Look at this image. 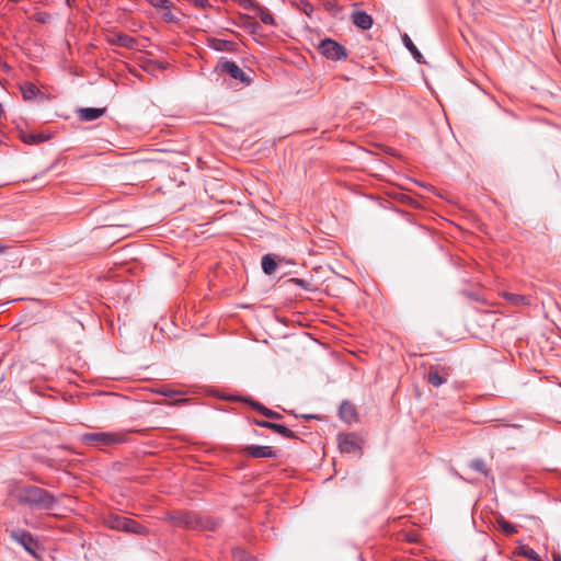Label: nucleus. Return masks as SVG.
Here are the masks:
<instances>
[{"mask_svg":"<svg viewBox=\"0 0 561 561\" xmlns=\"http://www.w3.org/2000/svg\"><path fill=\"white\" fill-rule=\"evenodd\" d=\"M10 494L19 502V504L28 506L33 510L48 511L53 510L58 504L55 495L36 485H15L10 490Z\"/></svg>","mask_w":561,"mask_h":561,"instance_id":"f257e3e1","label":"nucleus"},{"mask_svg":"<svg viewBox=\"0 0 561 561\" xmlns=\"http://www.w3.org/2000/svg\"><path fill=\"white\" fill-rule=\"evenodd\" d=\"M127 440V433L124 432H115V433H106V432H93L85 433L81 436V442L88 446L93 447H105L123 444Z\"/></svg>","mask_w":561,"mask_h":561,"instance_id":"f03ea898","label":"nucleus"},{"mask_svg":"<svg viewBox=\"0 0 561 561\" xmlns=\"http://www.w3.org/2000/svg\"><path fill=\"white\" fill-rule=\"evenodd\" d=\"M319 51L328 59L342 60L347 57L346 49L337 42L325 38L319 44Z\"/></svg>","mask_w":561,"mask_h":561,"instance_id":"7ed1b4c3","label":"nucleus"},{"mask_svg":"<svg viewBox=\"0 0 561 561\" xmlns=\"http://www.w3.org/2000/svg\"><path fill=\"white\" fill-rule=\"evenodd\" d=\"M10 537L12 540L21 545L28 553L32 556L36 554L38 543L37 540L28 531L19 528L13 529L10 531Z\"/></svg>","mask_w":561,"mask_h":561,"instance_id":"20e7f679","label":"nucleus"},{"mask_svg":"<svg viewBox=\"0 0 561 561\" xmlns=\"http://www.w3.org/2000/svg\"><path fill=\"white\" fill-rule=\"evenodd\" d=\"M240 453L243 456L251 458H276L277 450L270 446L248 445L241 448Z\"/></svg>","mask_w":561,"mask_h":561,"instance_id":"39448f33","label":"nucleus"},{"mask_svg":"<svg viewBox=\"0 0 561 561\" xmlns=\"http://www.w3.org/2000/svg\"><path fill=\"white\" fill-rule=\"evenodd\" d=\"M218 67L221 72L228 73L231 78L239 80L242 83H250L248 76L234 61L222 59Z\"/></svg>","mask_w":561,"mask_h":561,"instance_id":"423d86ee","label":"nucleus"},{"mask_svg":"<svg viewBox=\"0 0 561 561\" xmlns=\"http://www.w3.org/2000/svg\"><path fill=\"white\" fill-rule=\"evenodd\" d=\"M337 442L340 450L344 454H352L360 450V446L355 434H340Z\"/></svg>","mask_w":561,"mask_h":561,"instance_id":"0eeeda50","label":"nucleus"},{"mask_svg":"<svg viewBox=\"0 0 561 561\" xmlns=\"http://www.w3.org/2000/svg\"><path fill=\"white\" fill-rule=\"evenodd\" d=\"M253 423L260 427H265V428L272 430L273 432L282 435L285 438H288V439L297 438V435L291 430L286 427L285 425L273 423L270 421H262V420H254Z\"/></svg>","mask_w":561,"mask_h":561,"instance_id":"6e6552de","label":"nucleus"},{"mask_svg":"<svg viewBox=\"0 0 561 561\" xmlns=\"http://www.w3.org/2000/svg\"><path fill=\"white\" fill-rule=\"evenodd\" d=\"M449 376V368H442L432 366L427 374V381L434 387H439L447 381Z\"/></svg>","mask_w":561,"mask_h":561,"instance_id":"1a4fd4ad","label":"nucleus"},{"mask_svg":"<svg viewBox=\"0 0 561 561\" xmlns=\"http://www.w3.org/2000/svg\"><path fill=\"white\" fill-rule=\"evenodd\" d=\"M107 42L111 45H117L127 49H135L137 46V39L125 33H115L108 36Z\"/></svg>","mask_w":561,"mask_h":561,"instance_id":"9d476101","label":"nucleus"},{"mask_svg":"<svg viewBox=\"0 0 561 561\" xmlns=\"http://www.w3.org/2000/svg\"><path fill=\"white\" fill-rule=\"evenodd\" d=\"M193 530L201 531H215L218 528L219 522L209 516L196 514Z\"/></svg>","mask_w":561,"mask_h":561,"instance_id":"9b49d317","label":"nucleus"},{"mask_svg":"<svg viewBox=\"0 0 561 561\" xmlns=\"http://www.w3.org/2000/svg\"><path fill=\"white\" fill-rule=\"evenodd\" d=\"M196 513L193 512H181L170 516V519L175 526L193 529Z\"/></svg>","mask_w":561,"mask_h":561,"instance_id":"f8f14e48","label":"nucleus"},{"mask_svg":"<svg viewBox=\"0 0 561 561\" xmlns=\"http://www.w3.org/2000/svg\"><path fill=\"white\" fill-rule=\"evenodd\" d=\"M339 415L342 421L351 424L357 419L356 408L351 402L343 401L339 409Z\"/></svg>","mask_w":561,"mask_h":561,"instance_id":"ddd939ff","label":"nucleus"},{"mask_svg":"<svg viewBox=\"0 0 561 561\" xmlns=\"http://www.w3.org/2000/svg\"><path fill=\"white\" fill-rule=\"evenodd\" d=\"M208 46L217 51H237V43L232 41L221 39V38H210L208 41Z\"/></svg>","mask_w":561,"mask_h":561,"instance_id":"4468645a","label":"nucleus"},{"mask_svg":"<svg viewBox=\"0 0 561 561\" xmlns=\"http://www.w3.org/2000/svg\"><path fill=\"white\" fill-rule=\"evenodd\" d=\"M253 410L257 411L262 415H264L267 419L271 420H280L283 416L280 413L273 411L266 407H264L262 403L254 401L252 399H245L244 400Z\"/></svg>","mask_w":561,"mask_h":561,"instance_id":"2eb2a0df","label":"nucleus"},{"mask_svg":"<svg viewBox=\"0 0 561 561\" xmlns=\"http://www.w3.org/2000/svg\"><path fill=\"white\" fill-rule=\"evenodd\" d=\"M352 22L360 30H369L373 26V18L365 11H355L352 14Z\"/></svg>","mask_w":561,"mask_h":561,"instance_id":"dca6fc26","label":"nucleus"},{"mask_svg":"<svg viewBox=\"0 0 561 561\" xmlns=\"http://www.w3.org/2000/svg\"><path fill=\"white\" fill-rule=\"evenodd\" d=\"M105 112V108L98 107H83L78 111L79 117L84 122H92L100 118Z\"/></svg>","mask_w":561,"mask_h":561,"instance_id":"f3484780","label":"nucleus"},{"mask_svg":"<svg viewBox=\"0 0 561 561\" xmlns=\"http://www.w3.org/2000/svg\"><path fill=\"white\" fill-rule=\"evenodd\" d=\"M20 89L25 101H32L41 94V90L32 82H24L21 84Z\"/></svg>","mask_w":561,"mask_h":561,"instance_id":"a211bd4d","label":"nucleus"},{"mask_svg":"<svg viewBox=\"0 0 561 561\" xmlns=\"http://www.w3.org/2000/svg\"><path fill=\"white\" fill-rule=\"evenodd\" d=\"M123 525L124 526L122 527V531L137 535H142L146 533V528L131 518L124 517Z\"/></svg>","mask_w":561,"mask_h":561,"instance_id":"6ab92c4d","label":"nucleus"},{"mask_svg":"<svg viewBox=\"0 0 561 561\" xmlns=\"http://www.w3.org/2000/svg\"><path fill=\"white\" fill-rule=\"evenodd\" d=\"M123 522H124V516L116 515V514H110V515L105 516L103 519V523L107 528L118 530V531H122V527L124 526Z\"/></svg>","mask_w":561,"mask_h":561,"instance_id":"aec40b11","label":"nucleus"},{"mask_svg":"<svg viewBox=\"0 0 561 561\" xmlns=\"http://www.w3.org/2000/svg\"><path fill=\"white\" fill-rule=\"evenodd\" d=\"M250 7L252 9H254L259 15V18L261 19V21L264 23V24H267V25H274L275 24V20L273 18V15L271 14V12L259 5V4H255L253 2H250Z\"/></svg>","mask_w":561,"mask_h":561,"instance_id":"412c9836","label":"nucleus"},{"mask_svg":"<svg viewBox=\"0 0 561 561\" xmlns=\"http://www.w3.org/2000/svg\"><path fill=\"white\" fill-rule=\"evenodd\" d=\"M503 297L506 301L514 306H528L530 304L528 297L519 294L503 293Z\"/></svg>","mask_w":561,"mask_h":561,"instance_id":"4be33fe9","label":"nucleus"},{"mask_svg":"<svg viewBox=\"0 0 561 561\" xmlns=\"http://www.w3.org/2000/svg\"><path fill=\"white\" fill-rule=\"evenodd\" d=\"M469 468L481 473L482 476L484 477H489L491 471L490 469L488 468L485 461L481 458H476V459H472L470 462H469Z\"/></svg>","mask_w":561,"mask_h":561,"instance_id":"5701e85b","label":"nucleus"},{"mask_svg":"<svg viewBox=\"0 0 561 561\" xmlns=\"http://www.w3.org/2000/svg\"><path fill=\"white\" fill-rule=\"evenodd\" d=\"M261 265H262L263 272L266 275H272L276 271V267H277V263L271 254H265L262 257Z\"/></svg>","mask_w":561,"mask_h":561,"instance_id":"b1692460","label":"nucleus"},{"mask_svg":"<svg viewBox=\"0 0 561 561\" xmlns=\"http://www.w3.org/2000/svg\"><path fill=\"white\" fill-rule=\"evenodd\" d=\"M404 46L409 49V51L413 55L417 62H422V54L419 51L416 46L413 44L411 38L405 34L403 36Z\"/></svg>","mask_w":561,"mask_h":561,"instance_id":"393cba45","label":"nucleus"},{"mask_svg":"<svg viewBox=\"0 0 561 561\" xmlns=\"http://www.w3.org/2000/svg\"><path fill=\"white\" fill-rule=\"evenodd\" d=\"M497 525L500 526L503 534H505L506 536H512L517 533L516 526L505 520L503 517H500L497 519Z\"/></svg>","mask_w":561,"mask_h":561,"instance_id":"a878e982","label":"nucleus"},{"mask_svg":"<svg viewBox=\"0 0 561 561\" xmlns=\"http://www.w3.org/2000/svg\"><path fill=\"white\" fill-rule=\"evenodd\" d=\"M232 557L236 561H254V558L241 548L233 549Z\"/></svg>","mask_w":561,"mask_h":561,"instance_id":"bb28decb","label":"nucleus"},{"mask_svg":"<svg viewBox=\"0 0 561 561\" xmlns=\"http://www.w3.org/2000/svg\"><path fill=\"white\" fill-rule=\"evenodd\" d=\"M522 554L531 561H540L538 553L531 548L523 547Z\"/></svg>","mask_w":561,"mask_h":561,"instance_id":"cd10ccee","label":"nucleus"},{"mask_svg":"<svg viewBox=\"0 0 561 561\" xmlns=\"http://www.w3.org/2000/svg\"><path fill=\"white\" fill-rule=\"evenodd\" d=\"M149 3L156 9H168L172 7V2L170 0H148Z\"/></svg>","mask_w":561,"mask_h":561,"instance_id":"c85d7f7f","label":"nucleus"},{"mask_svg":"<svg viewBox=\"0 0 561 561\" xmlns=\"http://www.w3.org/2000/svg\"><path fill=\"white\" fill-rule=\"evenodd\" d=\"M23 141L26 144H38V142L43 141V137L41 135L30 134V135L23 136Z\"/></svg>","mask_w":561,"mask_h":561,"instance_id":"c756f323","label":"nucleus"},{"mask_svg":"<svg viewBox=\"0 0 561 561\" xmlns=\"http://www.w3.org/2000/svg\"><path fill=\"white\" fill-rule=\"evenodd\" d=\"M162 19H163L165 22H168V23H172V22H175V21H176L175 15L171 12V8L163 9V12H162Z\"/></svg>","mask_w":561,"mask_h":561,"instance_id":"7c9ffc66","label":"nucleus"},{"mask_svg":"<svg viewBox=\"0 0 561 561\" xmlns=\"http://www.w3.org/2000/svg\"><path fill=\"white\" fill-rule=\"evenodd\" d=\"M195 7L199 8V9H207L210 7V3L208 2V0H193Z\"/></svg>","mask_w":561,"mask_h":561,"instance_id":"2f4dec72","label":"nucleus"},{"mask_svg":"<svg viewBox=\"0 0 561 561\" xmlns=\"http://www.w3.org/2000/svg\"><path fill=\"white\" fill-rule=\"evenodd\" d=\"M159 392L164 397H174L175 394H178V391L172 389H162Z\"/></svg>","mask_w":561,"mask_h":561,"instance_id":"473e14b6","label":"nucleus"},{"mask_svg":"<svg viewBox=\"0 0 561 561\" xmlns=\"http://www.w3.org/2000/svg\"><path fill=\"white\" fill-rule=\"evenodd\" d=\"M48 18H49V16H48V14H46V13H39V14H37V16H36V21H37V22H41V23H45V22H47V19H48Z\"/></svg>","mask_w":561,"mask_h":561,"instance_id":"72a5a7b5","label":"nucleus"},{"mask_svg":"<svg viewBox=\"0 0 561 561\" xmlns=\"http://www.w3.org/2000/svg\"><path fill=\"white\" fill-rule=\"evenodd\" d=\"M553 561H561V556L559 553H553Z\"/></svg>","mask_w":561,"mask_h":561,"instance_id":"f704fd0d","label":"nucleus"},{"mask_svg":"<svg viewBox=\"0 0 561 561\" xmlns=\"http://www.w3.org/2000/svg\"><path fill=\"white\" fill-rule=\"evenodd\" d=\"M296 284H298L299 286H302L305 287V280L304 279H295Z\"/></svg>","mask_w":561,"mask_h":561,"instance_id":"c9c22d12","label":"nucleus"},{"mask_svg":"<svg viewBox=\"0 0 561 561\" xmlns=\"http://www.w3.org/2000/svg\"><path fill=\"white\" fill-rule=\"evenodd\" d=\"M7 251V247L0 243V254Z\"/></svg>","mask_w":561,"mask_h":561,"instance_id":"e433bc0d","label":"nucleus"},{"mask_svg":"<svg viewBox=\"0 0 561 561\" xmlns=\"http://www.w3.org/2000/svg\"><path fill=\"white\" fill-rule=\"evenodd\" d=\"M3 114H4V111H3L2 104L0 103V118L2 117Z\"/></svg>","mask_w":561,"mask_h":561,"instance_id":"4c0bfd02","label":"nucleus"},{"mask_svg":"<svg viewBox=\"0 0 561 561\" xmlns=\"http://www.w3.org/2000/svg\"><path fill=\"white\" fill-rule=\"evenodd\" d=\"M304 417L309 420V419H314L316 416L314 415H304Z\"/></svg>","mask_w":561,"mask_h":561,"instance_id":"58836bf2","label":"nucleus"}]
</instances>
